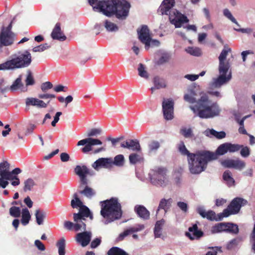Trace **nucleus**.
<instances>
[{"mask_svg": "<svg viewBox=\"0 0 255 255\" xmlns=\"http://www.w3.org/2000/svg\"><path fill=\"white\" fill-rule=\"evenodd\" d=\"M247 203V200L240 198L236 197L234 198L228 206L226 209L223 211V215L225 217H228L231 215L238 214L242 206Z\"/></svg>", "mask_w": 255, "mask_h": 255, "instance_id": "9b49d317", "label": "nucleus"}, {"mask_svg": "<svg viewBox=\"0 0 255 255\" xmlns=\"http://www.w3.org/2000/svg\"><path fill=\"white\" fill-rule=\"evenodd\" d=\"M92 167L96 170L99 168H110L112 167V158H100L92 164Z\"/></svg>", "mask_w": 255, "mask_h": 255, "instance_id": "412c9836", "label": "nucleus"}, {"mask_svg": "<svg viewBox=\"0 0 255 255\" xmlns=\"http://www.w3.org/2000/svg\"><path fill=\"white\" fill-rule=\"evenodd\" d=\"M171 202V198H169L168 200H166L165 199H162L159 202V206L156 211V214H158L160 209H163L164 210L165 213H166L168 209L167 206L168 204H170Z\"/></svg>", "mask_w": 255, "mask_h": 255, "instance_id": "e433bc0d", "label": "nucleus"}, {"mask_svg": "<svg viewBox=\"0 0 255 255\" xmlns=\"http://www.w3.org/2000/svg\"><path fill=\"white\" fill-rule=\"evenodd\" d=\"M139 230L137 229V228L132 227L128 229H127V230H125L124 232L121 233L118 237L116 239V241L117 242H120L123 241L125 237L128 236V235H129L131 233L138 232Z\"/></svg>", "mask_w": 255, "mask_h": 255, "instance_id": "c756f323", "label": "nucleus"}, {"mask_svg": "<svg viewBox=\"0 0 255 255\" xmlns=\"http://www.w3.org/2000/svg\"><path fill=\"white\" fill-rule=\"evenodd\" d=\"M50 47V45H48L47 43H44L43 44H40L39 46L34 47V48H33L32 51L34 52H42L45 50L46 49H47Z\"/></svg>", "mask_w": 255, "mask_h": 255, "instance_id": "5fc2aeb1", "label": "nucleus"}, {"mask_svg": "<svg viewBox=\"0 0 255 255\" xmlns=\"http://www.w3.org/2000/svg\"><path fill=\"white\" fill-rule=\"evenodd\" d=\"M130 4L126 0H107V1L101 2L97 8L107 16L115 15L119 19H125L128 15Z\"/></svg>", "mask_w": 255, "mask_h": 255, "instance_id": "f03ea898", "label": "nucleus"}, {"mask_svg": "<svg viewBox=\"0 0 255 255\" xmlns=\"http://www.w3.org/2000/svg\"><path fill=\"white\" fill-rule=\"evenodd\" d=\"M143 159L142 156L137 153H132L129 155V162L132 164H135L137 162H140L143 161Z\"/></svg>", "mask_w": 255, "mask_h": 255, "instance_id": "ea45409f", "label": "nucleus"}, {"mask_svg": "<svg viewBox=\"0 0 255 255\" xmlns=\"http://www.w3.org/2000/svg\"><path fill=\"white\" fill-rule=\"evenodd\" d=\"M56 246L58 248L59 255H65V240L64 238H61L59 240Z\"/></svg>", "mask_w": 255, "mask_h": 255, "instance_id": "a19ab883", "label": "nucleus"}, {"mask_svg": "<svg viewBox=\"0 0 255 255\" xmlns=\"http://www.w3.org/2000/svg\"><path fill=\"white\" fill-rule=\"evenodd\" d=\"M138 38L140 42L145 45V49H149L150 46L151 38L149 34V29L146 25H142L141 28L137 30Z\"/></svg>", "mask_w": 255, "mask_h": 255, "instance_id": "f8f14e48", "label": "nucleus"}, {"mask_svg": "<svg viewBox=\"0 0 255 255\" xmlns=\"http://www.w3.org/2000/svg\"><path fill=\"white\" fill-rule=\"evenodd\" d=\"M223 179L227 182L228 186H231L234 185L235 180L232 176V173L229 170H226L223 175Z\"/></svg>", "mask_w": 255, "mask_h": 255, "instance_id": "c9c22d12", "label": "nucleus"}, {"mask_svg": "<svg viewBox=\"0 0 255 255\" xmlns=\"http://www.w3.org/2000/svg\"><path fill=\"white\" fill-rule=\"evenodd\" d=\"M64 227L68 230H72L73 229L75 230V224L70 221H65L64 223Z\"/></svg>", "mask_w": 255, "mask_h": 255, "instance_id": "774afa93", "label": "nucleus"}, {"mask_svg": "<svg viewBox=\"0 0 255 255\" xmlns=\"http://www.w3.org/2000/svg\"><path fill=\"white\" fill-rule=\"evenodd\" d=\"M189 232H186L185 235L191 240L199 239L203 236L204 233L201 230H199L197 224H194L188 228Z\"/></svg>", "mask_w": 255, "mask_h": 255, "instance_id": "aec40b11", "label": "nucleus"}, {"mask_svg": "<svg viewBox=\"0 0 255 255\" xmlns=\"http://www.w3.org/2000/svg\"><path fill=\"white\" fill-rule=\"evenodd\" d=\"M101 216L106 220L107 223L119 219L122 216V207L116 198L101 201Z\"/></svg>", "mask_w": 255, "mask_h": 255, "instance_id": "7ed1b4c3", "label": "nucleus"}, {"mask_svg": "<svg viewBox=\"0 0 255 255\" xmlns=\"http://www.w3.org/2000/svg\"><path fill=\"white\" fill-rule=\"evenodd\" d=\"M75 173L79 176L87 175L89 174V170L85 165H77L74 169Z\"/></svg>", "mask_w": 255, "mask_h": 255, "instance_id": "72a5a7b5", "label": "nucleus"}, {"mask_svg": "<svg viewBox=\"0 0 255 255\" xmlns=\"http://www.w3.org/2000/svg\"><path fill=\"white\" fill-rule=\"evenodd\" d=\"M174 0H163L159 7L157 12L161 15H168L170 19V14L172 11L176 9L173 8L175 5Z\"/></svg>", "mask_w": 255, "mask_h": 255, "instance_id": "dca6fc26", "label": "nucleus"}, {"mask_svg": "<svg viewBox=\"0 0 255 255\" xmlns=\"http://www.w3.org/2000/svg\"><path fill=\"white\" fill-rule=\"evenodd\" d=\"M9 214L11 216L14 218L19 217L21 214L20 208L14 206H12L9 209Z\"/></svg>", "mask_w": 255, "mask_h": 255, "instance_id": "de8ad7c7", "label": "nucleus"}, {"mask_svg": "<svg viewBox=\"0 0 255 255\" xmlns=\"http://www.w3.org/2000/svg\"><path fill=\"white\" fill-rule=\"evenodd\" d=\"M41 89L44 93H46L48 90L53 88V84L50 82H45L41 85Z\"/></svg>", "mask_w": 255, "mask_h": 255, "instance_id": "bf43d9fd", "label": "nucleus"}, {"mask_svg": "<svg viewBox=\"0 0 255 255\" xmlns=\"http://www.w3.org/2000/svg\"><path fill=\"white\" fill-rule=\"evenodd\" d=\"M91 233L88 232H83L77 234L76 240L80 243L82 247L87 246L91 239Z\"/></svg>", "mask_w": 255, "mask_h": 255, "instance_id": "b1692460", "label": "nucleus"}, {"mask_svg": "<svg viewBox=\"0 0 255 255\" xmlns=\"http://www.w3.org/2000/svg\"><path fill=\"white\" fill-rule=\"evenodd\" d=\"M228 70H227L225 72H221L220 67H219V72L220 75L217 79L214 80L212 86L215 88H218L229 81L231 78V75L230 74L227 77L226 76Z\"/></svg>", "mask_w": 255, "mask_h": 255, "instance_id": "4be33fe9", "label": "nucleus"}, {"mask_svg": "<svg viewBox=\"0 0 255 255\" xmlns=\"http://www.w3.org/2000/svg\"><path fill=\"white\" fill-rule=\"evenodd\" d=\"M224 15L227 17L228 18H229L230 20H231L233 23L237 24L238 26H240L239 24H238L237 21L235 18V17L232 15V13L230 11V10L226 8L223 11Z\"/></svg>", "mask_w": 255, "mask_h": 255, "instance_id": "603ef678", "label": "nucleus"}, {"mask_svg": "<svg viewBox=\"0 0 255 255\" xmlns=\"http://www.w3.org/2000/svg\"><path fill=\"white\" fill-rule=\"evenodd\" d=\"M79 193L89 199H91L96 195V192L94 189L87 185L85 187L83 190L80 191Z\"/></svg>", "mask_w": 255, "mask_h": 255, "instance_id": "cd10ccee", "label": "nucleus"}, {"mask_svg": "<svg viewBox=\"0 0 255 255\" xmlns=\"http://www.w3.org/2000/svg\"><path fill=\"white\" fill-rule=\"evenodd\" d=\"M153 83L156 89L164 88L166 87L165 80L162 78H160L158 76H155L154 78Z\"/></svg>", "mask_w": 255, "mask_h": 255, "instance_id": "4c0bfd02", "label": "nucleus"}, {"mask_svg": "<svg viewBox=\"0 0 255 255\" xmlns=\"http://www.w3.org/2000/svg\"><path fill=\"white\" fill-rule=\"evenodd\" d=\"M186 51L188 53L194 56H199L201 55V51L199 48L188 47Z\"/></svg>", "mask_w": 255, "mask_h": 255, "instance_id": "864d4df0", "label": "nucleus"}, {"mask_svg": "<svg viewBox=\"0 0 255 255\" xmlns=\"http://www.w3.org/2000/svg\"><path fill=\"white\" fill-rule=\"evenodd\" d=\"M6 178L3 176H0V187L5 188L9 184Z\"/></svg>", "mask_w": 255, "mask_h": 255, "instance_id": "0e129e2a", "label": "nucleus"}, {"mask_svg": "<svg viewBox=\"0 0 255 255\" xmlns=\"http://www.w3.org/2000/svg\"><path fill=\"white\" fill-rule=\"evenodd\" d=\"M137 70L139 76L145 79H147L148 78V74L145 70V67L143 64L140 63L139 64Z\"/></svg>", "mask_w": 255, "mask_h": 255, "instance_id": "c03bdc74", "label": "nucleus"}, {"mask_svg": "<svg viewBox=\"0 0 255 255\" xmlns=\"http://www.w3.org/2000/svg\"><path fill=\"white\" fill-rule=\"evenodd\" d=\"M170 21L174 24L176 27H179L183 23L188 22L187 17L177 10H174L170 14Z\"/></svg>", "mask_w": 255, "mask_h": 255, "instance_id": "f3484780", "label": "nucleus"}, {"mask_svg": "<svg viewBox=\"0 0 255 255\" xmlns=\"http://www.w3.org/2000/svg\"><path fill=\"white\" fill-rule=\"evenodd\" d=\"M134 212L137 216L143 220H148L150 217V212L143 205H137L134 207Z\"/></svg>", "mask_w": 255, "mask_h": 255, "instance_id": "393cba45", "label": "nucleus"}, {"mask_svg": "<svg viewBox=\"0 0 255 255\" xmlns=\"http://www.w3.org/2000/svg\"><path fill=\"white\" fill-rule=\"evenodd\" d=\"M35 83V81L33 78V77L30 71H28V74L27 75L26 78L25 79V84L27 86L30 85H33Z\"/></svg>", "mask_w": 255, "mask_h": 255, "instance_id": "6e6d98bb", "label": "nucleus"}, {"mask_svg": "<svg viewBox=\"0 0 255 255\" xmlns=\"http://www.w3.org/2000/svg\"><path fill=\"white\" fill-rule=\"evenodd\" d=\"M234 159H227L223 160L221 162V164L223 166L226 168H233Z\"/></svg>", "mask_w": 255, "mask_h": 255, "instance_id": "4d7b16f0", "label": "nucleus"}, {"mask_svg": "<svg viewBox=\"0 0 255 255\" xmlns=\"http://www.w3.org/2000/svg\"><path fill=\"white\" fill-rule=\"evenodd\" d=\"M180 133L185 138H190L193 136V131L191 128H182L180 130Z\"/></svg>", "mask_w": 255, "mask_h": 255, "instance_id": "a18cd8bd", "label": "nucleus"}, {"mask_svg": "<svg viewBox=\"0 0 255 255\" xmlns=\"http://www.w3.org/2000/svg\"><path fill=\"white\" fill-rule=\"evenodd\" d=\"M101 131V130L99 128H92L87 132V136L89 137L79 140L77 142V145L79 146L85 145L82 149V151L83 153H87L92 151L93 145H101L102 144V142L99 139L93 138L91 137L100 134Z\"/></svg>", "mask_w": 255, "mask_h": 255, "instance_id": "0eeeda50", "label": "nucleus"}, {"mask_svg": "<svg viewBox=\"0 0 255 255\" xmlns=\"http://www.w3.org/2000/svg\"><path fill=\"white\" fill-rule=\"evenodd\" d=\"M240 149H241L240 153L242 157H247L250 155V149L249 147L242 145V147Z\"/></svg>", "mask_w": 255, "mask_h": 255, "instance_id": "052dcab7", "label": "nucleus"}, {"mask_svg": "<svg viewBox=\"0 0 255 255\" xmlns=\"http://www.w3.org/2000/svg\"><path fill=\"white\" fill-rule=\"evenodd\" d=\"M23 87V84L21 81V77L20 76L13 82V84L11 85L9 88H8V89L11 91H14L17 90Z\"/></svg>", "mask_w": 255, "mask_h": 255, "instance_id": "58836bf2", "label": "nucleus"}, {"mask_svg": "<svg viewBox=\"0 0 255 255\" xmlns=\"http://www.w3.org/2000/svg\"><path fill=\"white\" fill-rule=\"evenodd\" d=\"M178 207L184 212H187L188 211V205L187 204L183 202H177Z\"/></svg>", "mask_w": 255, "mask_h": 255, "instance_id": "338daca9", "label": "nucleus"}, {"mask_svg": "<svg viewBox=\"0 0 255 255\" xmlns=\"http://www.w3.org/2000/svg\"><path fill=\"white\" fill-rule=\"evenodd\" d=\"M89 4L93 6V9L94 10H97L99 12H102V11L100 10V9L94 8L96 6H97L101 2L107 1V0H88Z\"/></svg>", "mask_w": 255, "mask_h": 255, "instance_id": "13d9d810", "label": "nucleus"}, {"mask_svg": "<svg viewBox=\"0 0 255 255\" xmlns=\"http://www.w3.org/2000/svg\"><path fill=\"white\" fill-rule=\"evenodd\" d=\"M162 111L164 118L166 120L173 119L174 102L172 100L164 99L162 104Z\"/></svg>", "mask_w": 255, "mask_h": 255, "instance_id": "2eb2a0df", "label": "nucleus"}, {"mask_svg": "<svg viewBox=\"0 0 255 255\" xmlns=\"http://www.w3.org/2000/svg\"><path fill=\"white\" fill-rule=\"evenodd\" d=\"M206 132V135L207 136H210L211 137H215L219 139L225 138L226 135V132L225 131H217L213 128L207 130Z\"/></svg>", "mask_w": 255, "mask_h": 255, "instance_id": "bb28decb", "label": "nucleus"}, {"mask_svg": "<svg viewBox=\"0 0 255 255\" xmlns=\"http://www.w3.org/2000/svg\"><path fill=\"white\" fill-rule=\"evenodd\" d=\"M108 255H129L122 249L114 247L111 248L107 253Z\"/></svg>", "mask_w": 255, "mask_h": 255, "instance_id": "f704fd0d", "label": "nucleus"}, {"mask_svg": "<svg viewBox=\"0 0 255 255\" xmlns=\"http://www.w3.org/2000/svg\"><path fill=\"white\" fill-rule=\"evenodd\" d=\"M32 56L28 50L18 51L12 55L11 59L0 64V70H13L28 67L31 63Z\"/></svg>", "mask_w": 255, "mask_h": 255, "instance_id": "39448f33", "label": "nucleus"}, {"mask_svg": "<svg viewBox=\"0 0 255 255\" xmlns=\"http://www.w3.org/2000/svg\"><path fill=\"white\" fill-rule=\"evenodd\" d=\"M242 147V145L225 142L220 145L215 152L203 150V171L206 169L208 162L218 159L219 156L224 155L228 152L238 151Z\"/></svg>", "mask_w": 255, "mask_h": 255, "instance_id": "423d86ee", "label": "nucleus"}, {"mask_svg": "<svg viewBox=\"0 0 255 255\" xmlns=\"http://www.w3.org/2000/svg\"><path fill=\"white\" fill-rule=\"evenodd\" d=\"M51 36L53 39L58 40L61 41H65L66 39V36L61 31V24L60 23L58 22L56 24L51 32Z\"/></svg>", "mask_w": 255, "mask_h": 255, "instance_id": "5701e85b", "label": "nucleus"}, {"mask_svg": "<svg viewBox=\"0 0 255 255\" xmlns=\"http://www.w3.org/2000/svg\"><path fill=\"white\" fill-rule=\"evenodd\" d=\"M21 170L19 168H15L11 171H10V164L6 161L0 163V176L6 178V180H11V185L15 186L20 184L19 179L17 174L20 173Z\"/></svg>", "mask_w": 255, "mask_h": 255, "instance_id": "6e6552de", "label": "nucleus"}, {"mask_svg": "<svg viewBox=\"0 0 255 255\" xmlns=\"http://www.w3.org/2000/svg\"><path fill=\"white\" fill-rule=\"evenodd\" d=\"M25 104L27 106H36L39 108H45L47 107V104L42 100L34 98H27L25 100Z\"/></svg>", "mask_w": 255, "mask_h": 255, "instance_id": "a878e982", "label": "nucleus"}, {"mask_svg": "<svg viewBox=\"0 0 255 255\" xmlns=\"http://www.w3.org/2000/svg\"><path fill=\"white\" fill-rule=\"evenodd\" d=\"M125 157L123 154H118L116 155L114 160L112 159V167L115 165L118 167H122L125 164Z\"/></svg>", "mask_w": 255, "mask_h": 255, "instance_id": "473e14b6", "label": "nucleus"}, {"mask_svg": "<svg viewBox=\"0 0 255 255\" xmlns=\"http://www.w3.org/2000/svg\"><path fill=\"white\" fill-rule=\"evenodd\" d=\"M13 20L7 27L2 26L0 31V51L3 47L12 45L15 41V34L11 31Z\"/></svg>", "mask_w": 255, "mask_h": 255, "instance_id": "1a4fd4ad", "label": "nucleus"}, {"mask_svg": "<svg viewBox=\"0 0 255 255\" xmlns=\"http://www.w3.org/2000/svg\"><path fill=\"white\" fill-rule=\"evenodd\" d=\"M246 166V163L245 161L240 159L234 160L233 168L238 169L239 170H242Z\"/></svg>", "mask_w": 255, "mask_h": 255, "instance_id": "09e8293b", "label": "nucleus"}, {"mask_svg": "<svg viewBox=\"0 0 255 255\" xmlns=\"http://www.w3.org/2000/svg\"><path fill=\"white\" fill-rule=\"evenodd\" d=\"M227 223H220L214 226L211 230L212 233L227 232Z\"/></svg>", "mask_w": 255, "mask_h": 255, "instance_id": "2f4dec72", "label": "nucleus"}, {"mask_svg": "<svg viewBox=\"0 0 255 255\" xmlns=\"http://www.w3.org/2000/svg\"><path fill=\"white\" fill-rule=\"evenodd\" d=\"M178 150L183 155L187 156L189 170L192 174H198L203 171V150L195 153H190L186 148L184 142L181 141Z\"/></svg>", "mask_w": 255, "mask_h": 255, "instance_id": "20e7f679", "label": "nucleus"}, {"mask_svg": "<svg viewBox=\"0 0 255 255\" xmlns=\"http://www.w3.org/2000/svg\"><path fill=\"white\" fill-rule=\"evenodd\" d=\"M8 90V87L5 86L4 80L3 78L0 79V91L3 93Z\"/></svg>", "mask_w": 255, "mask_h": 255, "instance_id": "69168bd1", "label": "nucleus"}, {"mask_svg": "<svg viewBox=\"0 0 255 255\" xmlns=\"http://www.w3.org/2000/svg\"><path fill=\"white\" fill-rule=\"evenodd\" d=\"M105 26L108 31H116L118 29V27L116 24L108 20H106Z\"/></svg>", "mask_w": 255, "mask_h": 255, "instance_id": "3c124183", "label": "nucleus"}, {"mask_svg": "<svg viewBox=\"0 0 255 255\" xmlns=\"http://www.w3.org/2000/svg\"><path fill=\"white\" fill-rule=\"evenodd\" d=\"M196 92L193 89H189L188 92L183 96L184 100L193 104L189 106L190 109L195 116L201 119H210L219 115L221 109L216 102L212 101L208 95L205 93H201L197 100Z\"/></svg>", "mask_w": 255, "mask_h": 255, "instance_id": "f257e3e1", "label": "nucleus"}, {"mask_svg": "<svg viewBox=\"0 0 255 255\" xmlns=\"http://www.w3.org/2000/svg\"><path fill=\"white\" fill-rule=\"evenodd\" d=\"M35 216L36 223L38 225L43 224L44 219L46 217V213L43 210L37 209L35 211Z\"/></svg>", "mask_w": 255, "mask_h": 255, "instance_id": "7c9ffc66", "label": "nucleus"}, {"mask_svg": "<svg viewBox=\"0 0 255 255\" xmlns=\"http://www.w3.org/2000/svg\"><path fill=\"white\" fill-rule=\"evenodd\" d=\"M31 219V215L29 210L27 208L22 209L21 212V222L23 225L25 226L29 223Z\"/></svg>", "mask_w": 255, "mask_h": 255, "instance_id": "c85d7f7f", "label": "nucleus"}, {"mask_svg": "<svg viewBox=\"0 0 255 255\" xmlns=\"http://www.w3.org/2000/svg\"><path fill=\"white\" fill-rule=\"evenodd\" d=\"M166 172L165 168L155 167L150 170L149 176L151 182L156 186H164L166 183Z\"/></svg>", "mask_w": 255, "mask_h": 255, "instance_id": "9d476101", "label": "nucleus"}, {"mask_svg": "<svg viewBox=\"0 0 255 255\" xmlns=\"http://www.w3.org/2000/svg\"><path fill=\"white\" fill-rule=\"evenodd\" d=\"M85 220L83 219H78L76 221H74L75 223V231L77 232L80 230L85 231L86 229V225L84 222Z\"/></svg>", "mask_w": 255, "mask_h": 255, "instance_id": "37998d69", "label": "nucleus"}, {"mask_svg": "<svg viewBox=\"0 0 255 255\" xmlns=\"http://www.w3.org/2000/svg\"><path fill=\"white\" fill-rule=\"evenodd\" d=\"M90 217L91 220L93 219V216L90 209L85 205H83L79 208V211L78 213L73 214L74 221H76L78 219H83L86 220L85 218Z\"/></svg>", "mask_w": 255, "mask_h": 255, "instance_id": "a211bd4d", "label": "nucleus"}, {"mask_svg": "<svg viewBox=\"0 0 255 255\" xmlns=\"http://www.w3.org/2000/svg\"><path fill=\"white\" fill-rule=\"evenodd\" d=\"M227 232L237 234L239 232L238 226L233 223H227Z\"/></svg>", "mask_w": 255, "mask_h": 255, "instance_id": "8fccbe9b", "label": "nucleus"}, {"mask_svg": "<svg viewBox=\"0 0 255 255\" xmlns=\"http://www.w3.org/2000/svg\"><path fill=\"white\" fill-rule=\"evenodd\" d=\"M197 213L203 218H206L210 221H219L222 220L224 216L223 213H220L217 215L212 210L206 211L203 207H198L197 209Z\"/></svg>", "mask_w": 255, "mask_h": 255, "instance_id": "ddd939ff", "label": "nucleus"}, {"mask_svg": "<svg viewBox=\"0 0 255 255\" xmlns=\"http://www.w3.org/2000/svg\"><path fill=\"white\" fill-rule=\"evenodd\" d=\"M231 52V49L227 45H225L224 49L222 50L219 56V67H220V70L221 72H225L226 70L230 69V64L229 60L226 59V58L229 52Z\"/></svg>", "mask_w": 255, "mask_h": 255, "instance_id": "4468645a", "label": "nucleus"}, {"mask_svg": "<svg viewBox=\"0 0 255 255\" xmlns=\"http://www.w3.org/2000/svg\"><path fill=\"white\" fill-rule=\"evenodd\" d=\"M74 199L71 201V206L73 208H77L80 207L83 205V202L79 198L77 193H75L73 195Z\"/></svg>", "mask_w": 255, "mask_h": 255, "instance_id": "79ce46f5", "label": "nucleus"}, {"mask_svg": "<svg viewBox=\"0 0 255 255\" xmlns=\"http://www.w3.org/2000/svg\"><path fill=\"white\" fill-rule=\"evenodd\" d=\"M170 59V56L168 54L164 53L158 59L157 63L158 64H162L167 62Z\"/></svg>", "mask_w": 255, "mask_h": 255, "instance_id": "680f3d73", "label": "nucleus"}, {"mask_svg": "<svg viewBox=\"0 0 255 255\" xmlns=\"http://www.w3.org/2000/svg\"><path fill=\"white\" fill-rule=\"evenodd\" d=\"M35 185L34 180L31 178H28L24 181L23 190L25 192L30 191Z\"/></svg>", "mask_w": 255, "mask_h": 255, "instance_id": "49530a36", "label": "nucleus"}, {"mask_svg": "<svg viewBox=\"0 0 255 255\" xmlns=\"http://www.w3.org/2000/svg\"><path fill=\"white\" fill-rule=\"evenodd\" d=\"M121 146L124 148H127L132 151L138 152L141 151L139 142L137 139H128L121 143Z\"/></svg>", "mask_w": 255, "mask_h": 255, "instance_id": "6ab92c4d", "label": "nucleus"}, {"mask_svg": "<svg viewBox=\"0 0 255 255\" xmlns=\"http://www.w3.org/2000/svg\"><path fill=\"white\" fill-rule=\"evenodd\" d=\"M160 147V143L158 141L153 140L149 144V148L150 151L156 150Z\"/></svg>", "mask_w": 255, "mask_h": 255, "instance_id": "e2e57ef3", "label": "nucleus"}]
</instances>
